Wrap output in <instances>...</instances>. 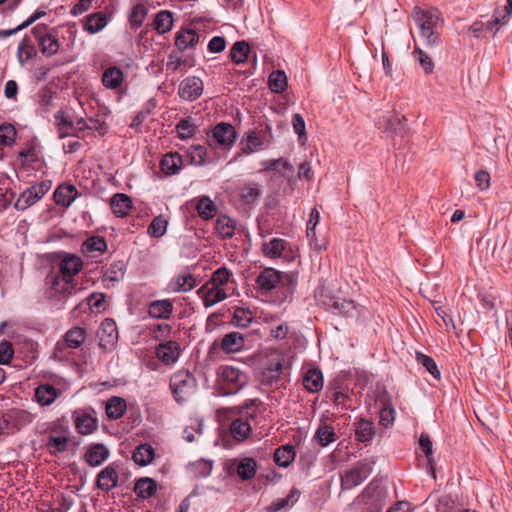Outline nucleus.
<instances>
[{
  "label": "nucleus",
  "mask_w": 512,
  "mask_h": 512,
  "mask_svg": "<svg viewBox=\"0 0 512 512\" xmlns=\"http://www.w3.org/2000/svg\"><path fill=\"white\" fill-rule=\"evenodd\" d=\"M218 385L224 395H233L239 392L248 382L247 375L239 368L222 365L218 372Z\"/></svg>",
  "instance_id": "1"
},
{
  "label": "nucleus",
  "mask_w": 512,
  "mask_h": 512,
  "mask_svg": "<svg viewBox=\"0 0 512 512\" xmlns=\"http://www.w3.org/2000/svg\"><path fill=\"white\" fill-rule=\"evenodd\" d=\"M195 378L188 370H179L170 378V389L174 399L181 403L185 401L195 389Z\"/></svg>",
  "instance_id": "2"
},
{
  "label": "nucleus",
  "mask_w": 512,
  "mask_h": 512,
  "mask_svg": "<svg viewBox=\"0 0 512 512\" xmlns=\"http://www.w3.org/2000/svg\"><path fill=\"white\" fill-rule=\"evenodd\" d=\"M236 130L233 125L226 122L217 124L207 135V143L211 148L229 150L235 143Z\"/></svg>",
  "instance_id": "3"
},
{
  "label": "nucleus",
  "mask_w": 512,
  "mask_h": 512,
  "mask_svg": "<svg viewBox=\"0 0 512 512\" xmlns=\"http://www.w3.org/2000/svg\"><path fill=\"white\" fill-rule=\"evenodd\" d=\"M86 339V330L81 327H72L63 336V339L55 345L53 355L55 358L64 359L67 357V349L79 348Z\"/></svg>",
  "instance_id": "4"
},
{
  "label": "nucleus",
  "mask_w": 512,
  "mask_h": 512,
  "mask_svg": "<svg viewBox=\"0 0 512 512\" xmlns=\"http://www.w3.org/2000/svg\"><path fill=\"white\" fill-rule=\"evenodd\" d=\"M262 253L270 259L284 258L287 261H293L297 257L293 247L282 238H272L270 241L264 242Z\"/></svg>",
  "instance_id": "5"
},
{
  "label": "nucleus",
  "mask_w": 512,
  "mask_h": 512,
  "mask_svg": "<svg viewBox=\"0 0 512 512\" xmlns=\"http://www.w3.org/2000/svg\"><path fill=\"white\" fill-rule=\"evenodd\" d=\"M371 466L366 462H358L341 475L342 490H350L359 486L371 474Z\"/></svg>",
  "instance_id": "6"
},
{
  "label": "nucleus",
  "mask_w": 512,
  "mask_h": 512,
  "mask_svg": "<svg viewBox=\"0 0 512 512\" xmlns=\"http://www.w3.org/2000/svg\"><path fill=\"white\" fill-rule=\"evenodd\" d=\"M198 296L201 298L203 305L206 308L212 307L219 302L224 301L228 294L227 289L212 284L210 281H207L197 290Z\"/></svg>",
  "instance_id": "7"
},
{
  "label": "nucleus",
  "mask_w": 512,
  "mask_h": 512,
  "mask_svg": "<svg viewBox=\"0 0 512 512\" xmlns=\"http://www.w3.org/2000/svg\"><path fill=\"white\" fill-rule=\"evenodd\" d=\"M47 285L54 296H69L75 293L74 279H68L61 274H49L46 278Z\"/></svg>",
  "instance_id": "8"
},
{
  "label": "nucleus",
  "mask_w": 512,
  "mask_h": 512,
  "mask_svg": "<svg viewBox=\"0 0 512 512\" xmlns=\"http://www.w3.org/2000/svg\"><path fill=\"white\" fill-rule=\"evenodd\" d=\"M203 81L195 76L185 78L179 85V96L186 101H195L203 93Z\"/></svg>",
  "instance_id": "9"
},
{
  "label": "nucleus",
  "mask_w": 512,
  "mask_h": 512,
  "mask_svg": "<svg viewBox=\"0 0 512 512\" xmlns=\"http://www.w3.org/2000/svg\"><path fill=\"white\" fill-rule=\"evenodd\" d=\"M269 146V141L260 133L250 131L240 141L241 153L249 155Z\"/></svg>",
  "instance_id": "10"
},
{
  "label": "nucleus",
  "mask_w": 512,
  "mask_h": 512,
  "mask_svg": "<svg viewBox=\"0 0 512 512\" xmlns=\"http://www.w3.org/2000/svg\"><path fill=\"white\" fill-rule=\"evenodd\" d=\"M43 29V27L36 26L32 29L33 34L38 40V45L40 47V51L46 56L51 57L55 55L59 48L60 44L58 39L52 35V34H44L41 35L40 31Z\"/></svg>",
  "instance_id": "11"
},
{
  "label": "nucleus",
  "mask_w": 512,
  "mask_h": 512,
  "mask_svg": "<svg viewBox=\"0 0 512 512\" xmlns=\"http://www.w3.org/2000/svg\"><path fill=\"white\" fill-rule=\"evenodd\" d=\"M282 273L274 268H265L256 278L257 287L263 292L275 289L281 282Z\"/></svg>",
  "instance_id": "12"
},
{
  "label": "nucleus",
  "mask_w": 512,
  "mask_h": 512,
  "mask_svg": "<svg viewBox=\"0 0 512 512\" xmlns=\"http://www.w3.org/2000/svg\"><path fill=\"white\" fill-rule=\"evenodd\" d=\"M99 346H112L118 339V329L116 323L112 319H105L98 330Z\"/></svg>",
  "instance_id": "13"
},
{
  "label": "nucleus",
  "mask_w": 512,
  "mask_h": 512,
  "mask_svg": "<svg viewBox=\"0 0 512 512\" xmlns=\"http://www.w3.org/2000/svg\"><path fill=\"white\" fill-rule=\"evenodd\" d=\"M285 359L282 355L276 354L270 359V364L263 371L262 382L264 384L273 385L280 379Z\"/></svg>",
  "instance_id": "14"
},
{
  "label": "nucleus",
  "mask_w": 512,
  "mask_h": 512,
  "mask_svg": "<svg viewBox=\"0 0 512 512\" xmlns=\"http://www.w3.org/2000/svg\"><path fill=\"white\" fill-rule=\"evenodd\" d=\"M413 19L420 30L436 28L439 22V12L437 10L415 8L413 11Z\"/></svg>",
  "instance_id": "15"
},
{
  "label": "nucleus",
  "mask_w": 512,
  "mask_h": 512,
  "mask_svg": "<svg viewBox=\"0 0 512 512\" xmlns=\"http://www.w3.org/2000/svg\"><path fill=\"white\" fill-rule=\"evenodd\" d=\"M180 355L179 345L176 341L161 343L156 348V356L164 364H174Z\"/></svg>",
  "instance_id": "16"
},
{
  "label": "nucleus",
  "mask_w": 512,
  "mask_h": 512,
  "mask_svg": "<svg viewBox=\"0 0 512 512\" xmlns=\"http://www.w3.org/2000/svg\"><path fill=\"white\" fill-rule=\"evenodd\" d=\"M83 267V261L79 256L67 254L59 263V274L64 275L68 279H74Z\"/></svg>",
  "instance_id": "17"
},
{
  "label": "nucleus",
  "mask_w": 512,
  "mask_h": 512,
  "mask_svg": "<svg viewBox=\"0 0 512 512\" xmlns=\"http://www.w3.org/2000/svg\"><path fill=\"white\" fill-rule=\"evenodd\" d=\"M78 191L72 184L63 183L59 185L54 191L53 197L56 204L63 207H69L72 202L77 198Z\"/></svg>",
  "instance_id": "18"
},
{
  "label": "nucleus",
  "mask_w": 512,
  "mask_h": 512,
  "mask_svg": "<svg viewBox=\"0 0 512 512\" xmlns=\"http://www.w3.org/2000/svg\"><path fill=\"white\" fill-rule=\"evenodd\" d=\"M101 82L107 89H119L124 82V74L122 69L117 66H110L106 68L102 74Z\"/></svg>",
  "instance_id": "19"
},
{
  "label": "nucleus",
  "mask_w": 512,
  "mask_h": 512,
  "mask_svg": "<svg viewBox=\"0 0 512 512\" xmlns=\"http://www.w3.org/2000/svg\"><path fill=\"white\" fill-rule=\"evenodd\" d=\"M109 450L103 444H92L85 453V461L92 467L100 466L108 457Z\"/></svg>",
  "instance_id": "20"
},
{
  "label": "nucleus",
  "mask_w": 512,
  "mask_h": 512,
  "mask_svg": "<svg viewBox=\"0 0 512 512\" xmlns=\"http://www.w3.org/2000/svg\"><path fill=\"white\" fill-rule=\"evenodd\" d=\"M118 482V473L111 465L105 467L97 475V487L103 491H110L116 487Z\"/></svg>",
  "instance_id": "21"
},
{
  "label": "nucleus",
  "mask_w": 512,
  "mask_h": 512,
  "mask_svg": "<svg viewBox=\"0 0 512 512\" xmlns=\"http://www.w3.org/2000/svg\"><path fill=\"white\" fill-rule=\"evenodd\" d=\"M110 207L117 217H125L132 209V200L124 193H117L110 199Z\"/></svg>",
  "instance_id": "22"
},
{
  "label": "nucleus",
  "mask_w": 512,
  "mask_h": 512,
  "mask_svg": "<svg viewBox=\"0 0 512 512\" xmlns=\"http://www.w3.org/2000/svg\"><path fill=\"white\" fill-rule=\"evenodd\" d=\"M61 392L50 384H40L35 389V398L41 406H50L60 396Z\"/></svg>",
  "instance_id": "23"
},
{
  "label": "nucleus",
  "mask_w": 512,
  "mask_h": 512,
  "mask_svg": "<svg viewBox=\"0 0 512 512\" xmlns=\"http://www.w3.org/2000/svg\"><path fill=\"white\" fill-rule=\"evenodd\" d=\"M199 35L193 29H183L176 34L175 45L180 50L194 48L199 42Z\"/></svg>",
  "instance_id": "24"
},
{
  "label": "nucleus",
  "mask_w": 512,
  "mask_h": 512,
  "mask_svg": "<svg viewBox=\"0 0 512 512\" xmlns=\"http://www.w3.org/2000/svg\"><path fill=\"white\" fill-rule=\"evenodd\" d=\"M160 165L165 175H175L182 169L183 160L179 153L171 152L163 157Z\"/></svg>",
  "instance_id": "25"
},
{
  "label": "nucleus",
  "mask_w": 512,
  "mask_h": 512,
  "mask_svg": "<svg viewBox=\"0 0 512 512\" xmlns=\"http://www.w3.org/2000/svg\"><path fill=\"white\" fill-rule=\"evenodd\" d=\"M75 426L78 433L89 435L98 428V420L89 413H81L75 417Z\"/></svg>",
  "instance_id": "26"
},
{
  "label": "nucleus",
  "mask_w": 512,
  "mask_h": 512,
  "mask_svg": "<svg viewBox=\"0 0 512 512\" xmlns=\"http://www.w3.org/2000/svg\"><path fill=\"white\" fill-rule=\"evenodd\" d=\"M244 347V337L238 332H230L222 338L221 349L226 353L240 352Z\"/></svg>",
  "instance_id": "27"
},
{
  "label": "nucleus",
  "mask_w": 512,
  "mask_h": 512,
  "mask_svg": "<svg viewBox=\"0 0 512 512\" xmlns=\"http://www.w3.org/2000/svg\"><path fill=\"white\" fill-rule=\"evenodd\" d=\"M299 495V490L293 488L286 497L272 501L267 507L268 512H278L290 509L298 501Z\"/></svg>",
  "instance_id": "28"
},
{
  "label": "nucleus",
  "mask_w": 512,
  "mask_h": 512,
  "mask_svg": "<svg viewBox=\"0 0 512 512\" xmlns=\"http://www.w3.org/2000/svg\"><path fill=\"white\" fill-rule=\"evenodd\" d=\"M127 409L126 402L123 398L113 396L106 402L105 411L108 418L117 420L123 416Z\"/></svg>",
  "instance_id": "29"
},
{
  "label": "nucleus",
  "mask_w": 512,
  "mask_h": 512,
  "mask_svg": "<svg viewBox=\"0 0 512 512\" xmlns=\"http://www.w3.org/2000/svg\"><path fill=\"white\" fill-rule=\"evenodd\" d=\"M107 25V17L102 12H96L85 18L84 30L89 34H96Z\"/></svg>",
  "instance_id": "30"
},
{
  "label": "nucleus",
  "mask_w": 512,
  "mask_h": 512,
  "mask_svg": "<svg viewBox=\"0 0 512 512\" xmlns=\"http://www.w3.org/2000/svg\"><path fill=\"white\" fill-rule=\"evenodd\" d=\"M304 387L311 393L318 392L323 387V375L318 369H309L303 377Z\"/></svg>",
  "instance_id": "31"
},
{
  "label": "nucleus",
  "mask_w": 512,
  "mask_h": 512,
  "mask_svg": "<svg viewBox=\"0 0 512 512\" xmlns=\"http://www.w3.org/2000/svg\"><path fill=\"white\" fill-rule=\"evenodd\" d=\"M155 456L154 448L149 444L139 445L133 452L132 458L139 466L149 465Z\"/></svg>",
  "instance_id": "32"
},
{
  "label": "nucleus",
  "mask_w": 512,
  "mask_h": 512,
  "mask_svg": "<svg viewBox=\"0 0 512 512\" xmlns=\"http://www.w3.org/2000/svg\"><path fill=\"white\" fill-rule=\"evenodd\" d=\"M257 471V463L251 457L242 458L236 468L237 475L242 480L252 479Z\"/></svg>",
  "instance_id": "33"
},
{
  "label": "nucleus",
  "mask_w": 512,
  "mask_h": 512,
  "mask_svg": "<svg viewBox=\"0 0 512 512\" xmlns=\"http://www.w3.org/2000/svg\"><path fill=\"white\" fill-rule=\"evenodd\" d=\"M172 303L169 300H157L149 305L148 313L153 318H168L172 313Z\"/></svg>",
  "instance_id": "34"
},
{
  "label": "nucleus",
  "mask_w": 512,
  "mask_h": 512,
  "mask_svg": "<svg viewBox=\"0 0 512 512\" xmlns=\"http://www.w3.org/2000/svg\"><path fill=\"white\" fill-rule=\"evenodd\" d=\"M196 210L202 219L209 220L216 215L217 207L213 200L207 196H203L198 199Z\"/></svg>",
  "instance_id": "35"
},
{
  "label": "nucleus",
  "mask_w": 512,
  "mask_h": 512,
  "mask_svg": "<svg viewBox=\"0 0 512 512\" xmlns=\"http://www.w3.org/2000/svg\"><path fill=\"white\" fill-rule=\"evenodd\" d=\"M296 453L293 446L285 445L276 449L274 461L281 467L289 466L295 459Z\"/></svg>",
  "instance_id": "36"
},
{
  "label": "nucleus",
  "mask_w": 512,
  "mask_h": 512,
  "mask_svg": "<svg viewBox=\"0 0 512 512\" xmlns=\"http://www.w3.org/2000/svg\"><path fill=\"white\" fill-rule=\"evenodd\" d=\"M46 447L52 455L63 453L68 449V437L64 434L50 435Z\"/></svg>",
  "instance_id": "37"
},
{
  "label": "nucleus",
  "mask_w": 512,
  "mask_h": 512,
  "mask_svg": "<svg viewBox=\"0 0 512 512\" xmlns=\"http://www.w3.org/2000/svg\"><path fill=\"white\" fill-rule=\"evenodd\" d=\"M230 432L236 441L242 442L249 437L251 426L247 421L236 419L230 425Z\"/></svg>",
  "instance_id": "38"
},
{
  "label": "nucleus",
  "mask_w": 512,
  "mask_h": 512,
  "mask_svg": "<svg viewBox=\"0 0 512 512\" xmlns=\"http://www.w3.org/2000/svg\"><path fill=\"white\" fill-rule=\"evenodd\" d=\"M37 54L34 45L31 40L27 37H24L18 45L17 49V59L20 64H24L27 61L31 60Z\"/></svg>",
  "instance_id": "39"
},
{
  "label": "nucleus",
  "mask_w": 512,
  "mask_h": 512,
  "mask_svg": "<svg viewBox=\"0 0 512 512\" xmlns=\"http://www.w3.org/2000/svg\"><path fill=\"white\" fill-rule=\"evenodd\" d=\"M173 26L172 13L167 10L158 12L154 19V28L159 34H164L171 30Z\"/></svg>",
  "instance_id": "40"
},
{
  "label": "nucleus",
  "mask_w": 512,
  "mask_h": 512,
  "mask_svg": "<svg viewBox=\"0 0 512 512\" xmlns=\"http://www.w3.org/2000/svg\"><path fill=\"white\" fill-rule=\"evenodd\" d=\"M235 222L226 215H221L216 220L215 229L222 238H231L235 231Z\"/></svg>",
  "instance_id": "41"
},
{
  "label": "nucleus",
  "mask_w": 512,
  "mask_h": 512,
  "mask_svg": "<svg viewBox=\"0 0 512 512\" xmlns=\"http://www.w3.org/2000/svg\"><path fill=\"white\" fill-rule=\"evenodd\" d=\"M157 489L156 482L151 478L139 479L134 487L135 493L141 498H150Z\"/></svg>",
  "instance_id": "42"
},
{
  "label": "nucleus",
  "mask_w": 512,
  "mask_h": 512,
  "mask_svg": "<svg viewBox=\"0 0 512 512\" xmlns=\"http://www.w3.org/2000/svg\"><path fill=\"white\" fill-rule=\"evenodd\" d=\"M196 286V279L192 274H180L174 278L173 291L188 292Z\"/></svg>",
  "instance_id": "43"
},
{
  "label": "nucleus",
  "mask_w": 512,
  "mask_h": 512,
  "mask_svg": "<svg viewBox=\"0 0 512 512\" xmlns=\"http://www.w3.org/2000/svg\"><path fill=\"white\" fill-rule=\"evenodd\" d=\"M250 51L249 45L245 41L234 43L230 50V57L236 64H242L246 61Z\"/></svg>",
  "instance_id": "44"
},
{
  "label": "nucleus",
  "mask_w": 512,
  "mask_h": 512,
  "mask_svg": "<svg viewBox=\"0 0 512 512\" xmlns=\"http://www.w3.org/2000/svg\"><path fill=\"white\" fill-rule=\"evenodd\" d=\"M269 87L274 93H282L287 88L286 74L281 71H273L269 76Z\"/></svg>",
  "instance_id": "45"
},
{
  "label": "nucleus",
  "mask_w": 512,
  "mask_h": 512,
  "mask_svg": "<svg viewBox=\"0 0 512 512\" xmlns=\"http://www.w3.org/2000/svg\"><path fill=\"white\" fill-rule=\"evenodd\" d=\"M107 249V244L104 238L99 236L89 237L82 245V251L86 254L94 252L103 253Z\"/></svg>",
  "instance_id": "46"
},
{
  "label": "nucleus",
  "mask_w": 512,
  "mask_h": 512,
  "mask_svg": "<svg viewBox=\"0 0 512 512\" xmlns=\"http://www.w3.org/2000/svg\"><path fill=\"white\" fill-rule=\"evenodd\" d=\"M318 443L325 447L336 440L334 429L329 425H321L315 433Z\"/></svg>",
  "instance_id": "47"
},
{
  "label": "nucleus",
  "mask_w": 512,
  "mask_h": 512,
  "mask_svg": "<svg viewBox=\"0 0 512 512\" xmlns=\"http://www.w3.org/2000/svg\"><path fill=\"white\" fill-rule=\"evenodd\" d=\"M231 277L232 272L228 270L225 266H222L212 273L208 281L222 288H226V286L231 280Z\"/></svg>",
  "instance_id": "48"
},
{
  "label": "nucleus",
  "mask_w": 512,
  "mask_h": 512,
  "mask_svg": "<svg viewBox=\"0 0 512 512\" xmlns=\"http://www.w3.org/2000/svg\"><path fill=\"white\" fill-rule=\"evenodd\" d=\"M374 429L372 422L361 419L356 425V437L359 441L366 442L372 439Z\"/></svg>",
  "instance_id": "49"
},
{
  "label": "nucleus",
  "mask_w": 512,
  "mask_h": 512,
  "mask_svg": "<svg viewBox=\"0 0 512 512\" xmlns=\"http://www.w3.org/2000/svg\"><path fill=\"white\" fill-rule=\"evenodd\" d=\"M39 199L36 192L33 193L31 188L25 190L15 202V208L17 210H25L28 207L34 205Z\"/></svg>",
  "instance_id": "50"
},
{
  "label": "nucleus",
  "mask_w": 512,
  "mask_h": 512,
  "mask_svg": "<svg viewBox=\"0 0 512 512\" xmlns=\"http://www.w3.org/2000/svg\"><path fill=\"white\" fill-rule=\"evenodd\" d=\"M167 224L168 222L164 217H155L148 226L147 232L154 238L162 237L166 233Z\"/></svg>",
  "instance_id": "51"
},
{
  "label": "nucleus",
  "mask_w": 512,
  "mask_h": 512,
  "mask_svg": "<svg viewBox=\"0 0 512 512\" xmlns=\"http://www.w3.org/2000/svg\"><path fill=\"white\" fill-rule=\"evenodd\" d=\"M508 20L507 14L497 9L492 19L485 24V27L487 30L493 31V35H495L502 26L507 24Z\"/></svg>",
  "instance_id": "52"
},
{
  "label": "nucleus",
  "mask_w": 512,
  "mask_h": 512,
  "mask_svg": "<svg viewBox=\"0 0 512 512\" xmlns=\"http://www.w3.org/2000/svg\"><path fill=\"white\" fill-rule=\"evenodd\" d=\"M147 8L144 4L142 3H137L135 5H133L132 7V10L130 12V15H129V21L132 25H134L135 27H140L146 16H147Z\"/></svg>",
  "instance_id": "53"
},
{
  "label": "nucleus",
  "mask_w": 512,
  "mask_h": 512,
  "mask_svg": "<svg viewBox=\"0 0 512 512\" xmlns=\"http://www.w3.org/2000/svg\"><path fill=\"white\" fill-rule=\"evenodd\" d=\"M419 446L427 458V465L430 467L433 474H435L434 467H433V458H432L433 445H432V441L428 434L422 433L420 435Z\"/></svg>",
  "instance_id": "54"
},
{
  "label": "nucleus",
  "mask_w": 512,
  "mask_h": 512,
  "mask_svg": "<svg viewBox=\"0 0 512 512\" xmlns=\"http://www.w3.org/2000/svg\"><path fill=\"white\" fill-rule=\"evenodd\" d=\"M416 360L418 361L419 364L423 365L434 378H440V371L435 361L430 356L417 352Z\"/></svg>",
  "instance_id": "55"
},
{
  "label": "nucleus",
  "mask_w": 512,
  "mask_h": 512,
  "mask_svg": "<svg viewBox=\"0 0 512 512\" xmlns=\"http://www.w3.org/2000/svg\"><path fill=\"white\" fill-rule=\"evenodd\" d=\"M176 130L179 138L185 140L194 136L197 127L189 119H182L177 124Z\"/></svg>",
  "instance_id": "56"
},
{
  "label": "nucleus",
  "mask_w": 512,
  "mask_h": 512,
  "mask_svg": "<svg viewBox=\"0 0 512 512\" xmlns=\"http://www.w3.org/2000/svg\"><path fill=\"white\" fill-rule=\"evenodd\" d=\"M187 155L192 164L202 165L206 160L207 150L202 145H194L189 148Z\"/></svg>",
  "instance_id": "57"
},
{
  "label": "nucleus",
  "mask_w": 512,
  "mask_h": 512,
  "mask_svg": "<svg viewBox=\"0 0 512 512\" xmlns=\"http://www.w3.org/2000/svg\"><path fill=\"white\" fill-rule=\"evenodd\" d=\"M260 195L259 185L256 183H247L241 189V198L246 203L254 202Z\"/></svg>",
  "instance_id": "58"
},
{
  "label": "nucleus",
  "mask_w": 512,
  "mask_h": 512,
  "mask_svg": "<svg viewBox=\"0 0 512 512\" xmlns=\"http://www.w3.org/2000/svg\"><path fill=\"white\" fill-rule=\"evenodd\" d=\"M16 130L11 124L0 125V144L10 146L15 142Z\"/></svg>",
  "instance_id": "59"
},
{
  "label": "nucleus",
  "mask_w": 512,
  "mask_h": 512,
  "mask_svg": "<svg viewBox=\"0 0 512 512\" xmlns=\"http://www.w3.org/2000/svg\"><path fill=\"white\" fill-rule=\"evenodd\" d=\"M252 321V315L249 311L237 308L233 314V323L241 328H246Z\"/></svg>",
  "instance_id": "60"
},
{
  "label": "nucleus",
  "mask_w": 512,
  "mask_h": 512,
  "mask_svg": "<svg viewBox=\"0 0 512 512\" xmlns=\"http://www.w3.org/2000/svg\"><path fill=\"white\" fill-rule=\"evenodd\" d=\"M414 54L417 56V59L425 73H431L434 69V63L431 57L418 47H415Z\"/></svg>",
  "instance_id": "61"
},
{
  "label": "nucleus",
  "mask_w": 512,
  "mask_h": 512,
  "mask_svg": "<svg viewBox=\"0 0 512 512\" xmlns=\"http://www.w3.org/2000/svg\"><path fill=\"white\" fill-rule=\"evenodd\" d=\"M420 38L422 39L423 43L429 47L439 44L440 41L439 34L436 32L435 28H425L420 30Z\"/></svg>",
  "instance_id": "62"
},
{
  "label": "nucleus",
  "mask_w": 512,
  "mask_h": 512,
  "mask_svg": "<svg viewBox=\"0 0 512 512\" xmlns=\"http://www.w3.org/2000/svg\"><path fill=\"white\" fill-rule=\"evenodd\" d=\"M14 355V350L12 344L8 341L0 342V364L8 365L12 360Z\"/></svg>",
  "instance_id": "63"
},
{
  "label": "nucleus",
  "mask_w": 512,
  "mask_h": 512,
  "mask_svg": "<svg viewBox=\"0 0 512 512\" xmlns=\"http://www.w3.org/2000/svg\"><path fill=\"white\" fill-rule=\"evenodd\" d=\"M395 421V410L391 406H384L380 410V424L385 428L393 425Z\"/></svg>",
  "instance_id": "64"
}]
</instances>
